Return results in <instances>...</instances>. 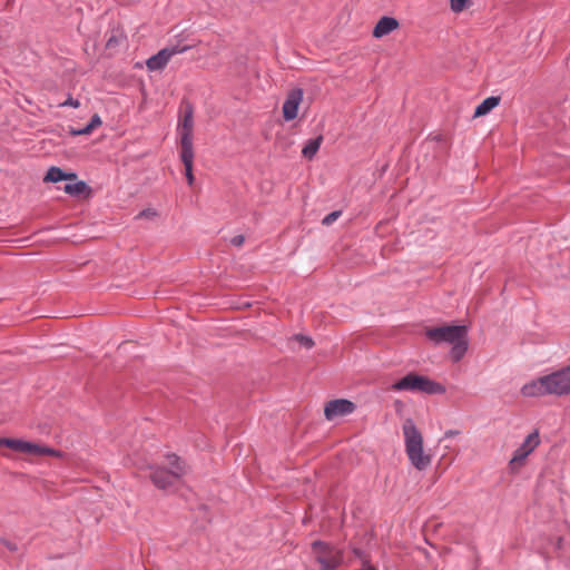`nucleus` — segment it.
<instances>
[{
	"label": "nucleus",
	"instance_id": "9",
	"mask_svg": "<svg viewBox=\"0 0 570 570\" xmlns=\"http://www.w3.org/2000/svg\"><path fill=\"white\" fill-rule=\"evenodd\" d=\"M539 443L540 439L537 432L529 434L523 443L514 451L509 462L510 470L512 472H517L521 466H523L527 458L535 450Z\"/></svg>",
	"mask_w": 570,
	"mask_h": 570
},
{
	"label": "nucleus",
	"instance_id": "23",
	"mask_svg": "<svg viewBox=\"0 0 570 570\" xmlns=\"http://www.w3.org/2000/svg\"><path fill=\"white\" fill-rule=\"evenodd\" d=\"M102 121H101V118L99 117V115H94L90 122L88 124L94 130L96 128H98L99 126H101Z\"/></svg>",
	"mask_w": 570,
	"mask_h": 570
},
{
	"label": "nucleus",
	"instance_id": "8",
	"mask_svg": "<svg viewBox=\"0 0 570 570\" xmlns=\"http://www.w3.org/2000/svg\"><path fill=\"white\" fill-rule=\"evenodd\" d=\"M177 132L179 136V151L194 150V110L191 106H186L181 118L178 121Z\"/></svg>",
	"mask_w": 570,
	"mask_h": 570
},
{
	"label": "nucleus",
	"instance_id": "18",
	"mask_svg": "<svg viewBox=\"0 0 570 570\" xmlns=\"http://www.w3.org/2000/svg\"><path fill=\"white\" fill-rule=\"evenodd\" d=\"M65 193L69 195H80L87 190V184L85 181H77L75 184H67L63 187Z\"/></svg>",
	"mask_w": 570,
	"mask_h": 570
},
{
	"label": "nucleus",
	"instance_id": "13",
	"mask_svg": "<svg viewBox=\"0 0 570 570\" xmlns=\"http://www.w3.org/2000/svg\"><path fill=\"white\" fill-rule=\"evenodd\" d=\"M400 23L393 17H382L373 29L374 38H383L399 29Z\"/></svg>",
	"mask_w": 570,
	"mask_h": 570
},
{
	"label": "nucleus",
	"instance_id": "10",
	"mask_svg": "<svg viewBox=\"0 0 570 570\" xmlns=\"http://www.w3.org/2000/svg\"><path fill=\"white\" fill-rule=\"evenodd\" d=\"M188 46L184 47H167L158 51L156 55L151 56L147 61L146 66L148 70L156 71L161 70L166 67V65L169 62L171 57H174L177 53H183L186 50H188Z\"/></svg>",
	"mask_w": 570,
	"mask_h": 570
},
{
	"label": "nucleus",
	"instance_id": "25",
	"mask_svg": "<svg viewBox=\"0 0 570 570\" xmlns=\"http://www.w3.org/2000/svg\"><path fill=\"white\" fill-rule=\"evenodd\" d=\"M244 236L243 235H237L235 237L232 238L230 243L234 245V246H242L244 244Z\"/></svg>",
	"mask_w": 570,
	"mask_h": 570
},
{
	"label": "nucleus",
	"instance_id": "16",
	"mask_svg": "<svg viewBox=\"0 0 570 570\" xmlns=\"http://www.w3.org/2000/svg\"><path fill=\"white\" fill-rule=\"evenodd\" d=\"M500 104V97H488L485 98L474 110V117H482L489 114L493 108Z\"/></svg>",
	"mask_w": 570,
	"mask_h": 570
},
{
	"label": "nucleus",
	"instance_id": "22",
	"mask_svg": "<svg viewBox=\"0 0 570 570\" xmlns=\"http://www.w3.org/2000/svg\"><path fill=\"white\" fill-rule=\"evenodd\" d=\"M61 107H72V108H78L80 106V102L78 99H73V98H68L66 101H63L62 104H60Z\"/></svg>",
	"mask_w": 570,
	"mask_h": 570
},
{
	"label": "nucleus",
	"instance_id": "14",
	"mask_svg": "<svg viewBox=\"0 0 570 570\" xmlns=\"http://www.w3.org/2000/svg\"><path fill=\"white\" fill-rule=\"evenodd\" d=\"M77 174L75 173H65L59 167H50L43 178V181L46 183H58L61 180H76Z\"/></svg>",
	"mask_w": 570,
	"mask_h": 570
},
{
	"label": "nucleus",
	"instance_id": "12",
	"mask_svg": "<svg viewBox=\"0 0 570 570\" xmlns=\"http://www.w3.org/2000/svg\"><path fill=\"white\" fill-rule=\"evenodd\" d=\"M303 90L299 88L293 89L287 94L283 104V117L286 121H291L297 117L298 107L303 100Z\"/></svg>",
	"mask_w": 570,
	"mask_h": 570
},
{
	"label": "nucleus",
	"instance_id": "11",
	"mask_svg": "<svg viewBox=\"0 0 570 570\" xmlns=\"http://www.w3.org/2000/svg\"><path fill=\"white\" fill-rule=\"evenodd\" d=\"M356 406L353 402L345 399H337L325 404L324 415L326 420L332 421L338 416H345L355 411Z\"/></svg>",
	"mask_w": 570,
	"mask_h": 570
},
{
	"label": "nucleus",
	"instance_id": "1",
	"mask_svg": "<svg viewBox=\"0 0 570 570\" xmlns=\"http://www.w3.org/2000/svg\"><path fill=\"white\" fill-rule=\"evenodd\" d=\"M521 393L527 397L566 395L570 393V366L524 384Z\"/></svg>",
	"mask_w": 570,
	"mask_h": 570
},
{
	"label": "nucleus",
	"instance_id": "2",
	"mask_svg": "<svg viewBox=\"0 0 570 570\" xmlns=\"http://www.w3.org/2000/svg\"><path fill=\"white\" fill-rule=\"evenodd\" d=\"M425 334L435 344L450 343L452 345L451 357L454 362H459L468 350L466 327L463 325L433 327L426 330Z\"/></svg>",
	"mask_w": 570,
	"mask_h": 570
},
{
	"label": "nucleus",
	"instance_id": "5",
	"mask_svg": "<svg viewBox=\"0 0 570 570\" xmlns=\"http://www.w3.org/2000/svg\"><path fill=\"white\" fill-rule=\"evenodd\" d=\"M391 389L393 391H410L426 394H442L445 392L444 386L440 383L413 372L395 382Z\"/></svg>",
	"mask_w": 570,
	"mask_h": 570
},
{
	"label": "nucleus",
	"instance_id": "4",
	"mask_svg": "<svg viewBox=\"0 0 570 570\" xmlns=\"http://www.w3.org/2000/svg\"><path fill=\"white\" fill-rule=\"evenodd\" d=\"M167 464L170 466L169 470L156 468L150 473L151 482L158 489L165 490L175 485L187 473L185 463L176 454L167 455Z\"/></svg>",
	"mask_w": 570,
	"mask_h": 570
},
{
	"label": "nucleus",
	"instance_id": "27",
	"mask_svg": "<svg viewBox=\"0 0 570 570\" xmlns=\"http://www.w3.org/2000/svg\"><path fill=\"white\" fill-rule=\"evenodd\" d=\"M140 216H147L146 212H141Z\"/></svg>",
	"mask_w": 570,
	"mask_h": 570
},
{
	"label": "nucleus",
	"instance_id": "17",
	"mask_svg": "<svg viewBox=\"0 0 570 570\" xmlns=\"http://www.w3.org/2000/svg\"><path fill=\"white\" fill-rule=\"evenodd\" d=\"M322 140H323L322 136H318L315 139L308 140L302 150L303 156L308 159H312L315 156V154L317 153V150L320 149Z\"/></svg>",
	"mask_w": 570,
	"mask_h": 570
},
{
	"label": "nucleus",
	"instance_id": "3",
	"mask_svg": "<svg viewBox=\"0 0 570 570\" xmlns=\"http://www.w3.org/2000/svg\"><path fill=\"white\" fill-rule=\"evenodd\" d=\"M402 429L405 452L411 464L420 471L426 470L432 462V456L424 451L421 432L416 429L411 419L404 421Z\"/></svg>",
	"mask_w": 570,
	"mask_h": 570
},
{
	"label": "nucleus",
	"instance_id": "7",
	"mask_svg": "<svg viewBox=\"0 0 570 570\" xmlns=\"http://www.w3.org/2000/svg\"><path fill=\"white\" fill-rule=\"evenodd\" d=\"M312 550L320 570H334L342 562L341 551L323 542H314Z\"/></svg>",
	"mask_w": 570,
	"mask_h": 570
},
{
	"label": "nucleus",
	"instance_id": "21",
	"mask_svg": "<svg viewBox=\"0 0 570 570\" xmlns=\"http://www.w3.org/2000/svg\"><path fill=\"white\" fill-rule=\"evenodd\" d=\"M468 0H450L451 9L454 12H461L464 10Z\"/></svg>",
	"mask_w": 570,
	"mask_h": 570
},
{
	"label": "nucleus",
	"instance_id": "6",
	"mask_svg": "<svg viewBox=\"0 0 570 570\" xmlns=\"http://www.w3.org/2000/svg\"><path fill=\"white\" fill-rule=\"evenodd\" d=\"M0 446H6L18 453H23L28 455L30 459L41 458L46 455L62 458L63 455L60 451L55 450L52 448L46 446L40 443L24 441L21 439L0 438Z\"/></svg>",
	"mask_w": 570,
	"mask_h": 570
},
{
	"label": "nucleus",
	"instance_id": "24",
	"mask_svg": "<svg viewBox=\"0 0 570 570\" xmlns=\"http://www.w3.org/2000/svg\"><path fill=\"white\" fill-rule=\"evenodd\" d=\"M94 131V129L87 125L86 127H83L82 129H79V130H75L72 131L73 135H77V136H81V135H89Z\"/></svg>",
	"mask_w": 570,
	"mask_h": 570
},
{
	"label": "nucleus",
	"instance_id": "20",
	"mask_svg": "<svg viewBox=\"0 0 570 570\" xmlns=\"http://www.w3.org/2000/svg\"><path fill=\"white\" fill-rule=\"evenodd\" d=\"M294 338L296 341H298L306 348H312L314 346V341L308 336L298 334V335H295Z\"/></svg>",
	"mask_w": 570,
	"mask_h": 570
},
{
	"label": "nucleus",
	"instance_id": "26",
	"mask_svg": "<svg viewBox=\"0 0 570 570\" xmlns=\"http://www.w3.org/2000/svg\"><path fill=\"white\" fill-rule=\"evenodd\" d=\"M455 434H456V432H454V431L446 432V436H452V435H455Z\"/></svg>",
	"mask_w": 570,
	"mask_h": 570
},
{
	"label": "nucleus",
	"instance_id": "15",
	"mask_svg": "<svg viewBox=\"0 0 570 570\" xmlns=\"http://www.w3.org/2000/svg\"><path fill=\"white\" fill-rule=\"evenodd\" d=\"M194 156V150L179 151L180 160L185 167L186 180L189 186H191L195 181V177L193 174Z\"/></svg>",
	"mask_w": 570,
	"mask_h": 570
},
{
	"label": "nucleus",
	"instance_id": "19",
	"mask_svg": "<svg viewBox=\"0 0 570 570\" xmlns=\"http://www.w3.org/2000/svg\"><path fill=\"white\" fill-rule=\"evenodd\" d=\"M341 214L342 213L340 210L330 213L323 218L322 224L325 226L332 225L341 216Z\"/></svg>",
	"mask_w": 570,
	"mask_h": 570
}]
</instances>
